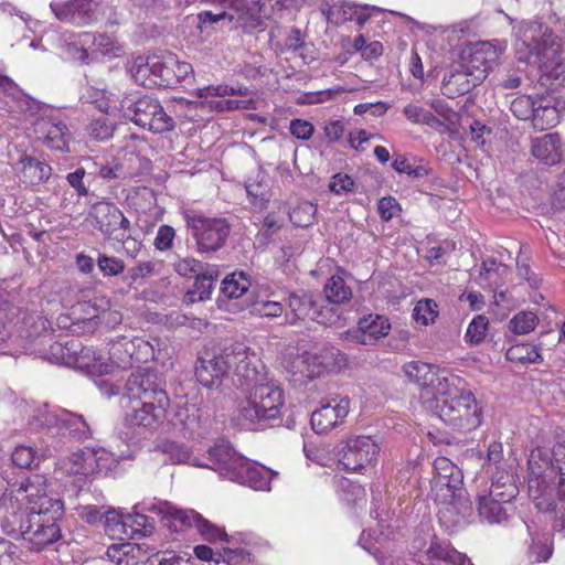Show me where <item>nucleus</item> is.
<instances>
[{"label":"nucleus","mask_w":565,"mask_h":565,"mask_svg":"<svg viewBox=\"0 0 565 565\" xmlns=\"http://www.w3.org/2000/svg\"><path fill=\"white\" fill-rule=\"evenodd\" d=\"M230 372L244 393L232 417L235 427L264 429L280 416L284 392L267 376L264 364L244 343H232L212 359H200L195 369L198 382L207 388L220 386Z\"/></svg>","instance_id":"f257e3e1"},{"label":"nucleus","mask_w":565,"mask_h":565,"mask_svg":"<svg viewBox=\"0 0 565 565\" xmlns=\"http://www.w3.org/2000/svg\"><path fill=\"white\" fill-rule=\"evenodd\" d=\"M23 491L22 509L4 514L0 526L7 535L21 537L31 551L41 552L61 539L57 521L64 514V504L47 493L46 478L41 475H33Z\"/></svg>","instance_id":"f03ea898"},{"label":"nucleus","mask_w":565,"mask_h":565,"mask_svg":"<svg viewBox=\"0 0 565 565\" xmlns=\"http://www.w3.org/2000/svg\"><path fill=\"white\" fill-rule=\"evenodd\" d=\"M515 34L519 60L535 66L544 76L565 78V54L561 41L547 26L536 21L521 22Z\"/></svg>","instance_id":"7ed1b4c3"},{"label":"nucleus","mask_w":565,"mask_h":565,"mask_svg":"<svg viewBox=\"0 0 565 565\" xmlns=\"http://www.w3.org/2000/svg\"><path fill=\"white\" fill-rule=\"evenodd\" d=\"M425 396L424 408L458 431H471L482 424V408L458 375L448 379L434 398Z\"/></svg>","instance_id":"20e7f679"},{"label":"nucleus","mask_w":565,"mask_h":565,"mask_svg":"<svg viewBox=\"0 0 565 565\" xmlns=\"http://www.w3.org/2000/svg\"><path fill=\"white\" fill-rule=\"evenodd\" d=\"M132 457L130 445H126V449L107 450L105 448L85 447L78 449L67 457L61 459L57 469L74 479V482L81 487L92 477L98 473L113 471L120 459H129Z\"/></svg>","instance_id":"39448f33"},{"label":"nucleus","mask_w":565,"mask_h":565,"mask_svg":"<svg viewBox=\"0 0 565 565\" xmlns=\"http://www.w3.org/2000/svg\"><path fill=\"white\" fill-rule=\"evenodd\" d=\"M557 471L552 450L536 447L529 457V495L536 509L550 512L559 508Z\"/></svg>","instance_id":"423d86ee"},{"label":"nucleus","mask_w":565,"mask_h":565,"mask_svg":"<svg viewBox=\"0 0 565 565\" xmlns=\"http://www.w3.org/2000/svg\"><path fill=\"white\" fill-rule=\"evenodd\" d=\"M49 359L53 363L63 364L90 376L113 372V364L104 352L83 345L77 339L52 344Z\"/></svg>","instance_id":"0eeeda50"},{"label":"nucleus","mask_w":565,"mask_h":565,"mask_svg":"<svg viewBox=\"0 0 565 565\" xmlns=\"http://www.w3.org/2000/svg\"><path fill=\"white\" fill-rule=\"evenodd\" d=\"M118 109L124 118L153 134L166 132L173 127L172 118L159 100L148 95H127L120 100Z\"/></svg>","instance_id":"6e6552de"},{"label":"nucleus","mask_w":565,"mask_h":565,"mask_svg":"<svg viewBox=\"0 0 565 565\" xmlns=\"http://www.w3.org/2000/svg\"><path fill=\"white\" fill-rule=\"evenodd\" d=\"M30 426L33 430L45 431L50 437L68 434L76 439H86L92 435L83 416L65 409H50L46 406L36 409Z\"/></svg>","instance_id":"1a4fd4ad"},{"label":"nucleus","mask_w":565,"mask_h":565,"mask_svg":"<svg viewBox=\"0 0 565 565\" xmlns=\"http://www.w3.org/2000/svg\"><path fill=\"white\" fill-rule=\"evenodd\" d=\"M185 221L191 228L200 253L220 249L230 235V225L223 218L206 217L199 213H186Z\"/></svg>","instance_id":"9d476101"},{"label":"nucleus","mask_w":565,"mask_h":565,"mask_svg":"<svg viewBox=\"0 0 565 565\" xmlns=\"http://www.w3.org/2000/svg\"><path fill=\"white\" fill-rule=\"evenodd\" d=\"M505 483H494L488 490L478 494V514L482 522L500 524L508 519L504 507L518 494V488L509 476L503 477Z\"/></svg>","instance_id":"9b49d317"},{"label":"nucleus","mask_w":565,"mask_h":565,"mask_svg":"<svg viewBox=\"0 0 565 565\" xmlns=\"http://www.w3.org/2000/svg\"><path fill=\"white\" fill-rule=\"evenodd\" d=\"M262 12V6L246 8L245 10H235L231 7L216 8L215 11L206 10L198 14V28L203 32L209 29H246L249 21Z\"/></svg>","instance_id":"f8f14e48"},{"label":"nucleus","mask_w":565,"mask_h":565,"mask_svg":"<svg viewBox=\"0 0 565 565\" xmlns=\"http://www.w3.org/2000/svg\"><path fill=\"white\" fill-rule=\"evenodd\" d=\"M379 452L380 446L372 437H351L339 451V463L348 471L358 472L372 466Z\"/></svg>","instance_id":"ddd939ff"},{"label":"nucleus","mask_w":565,"mask_h":565,"mask_svg":"<svg viewBox=\"0 0 565 565\" xmlns=\"http://www.w3.org/2000/svg\"><path fill=\"white\" fill-rule=\"evenodd\" d=\"M403 372L411 382L419 386V399L423 407L426 405V393L434 398L445 382L455 375L447 370H440L420 361L405 363Z\"/></svg>","instance_id":"4468645a"},{"label":"nucleus","mask_w":565,"mask_h":565,"mask_svg":"<svg viewBox=\"0 0 565 565\" xmlns=\"http://www.w3.org/2000/svg\"><path fill=\"white\" fill-rule=\"evenodd\" d=\"M462 489V473L456 465L446 457L434 461L431 493L435 501H449L457 491Z\"/></svg>","instance_id":"2eb2a0df"},{"label":"nucleus","mask_w":565,"mask_h":565,"mask_svg":"<svg viewBox=\"0 0 565 565\" xmlns=\"http://www.w3.org/2000/svg\"><path fill=\"white\" fill-rule=\"evenodd\" d=\"M501 53L502 49L491 42L475 43L463 52L460 64L481 83L497 65Z\"/></svg>","instance_id":"dca6fc26"},{"label":"nucleus","mask_w":565,"mask_h":565,"mask_svg":"<svg viewBox=\"0 0 565 565\" xmlns=\"http://www.w3.org/2000/svg\"><path fill=\"white\" fill-rule=\"evenodd\" d=\"M87 220L107 237L118 238L119 231H127L130 222L125 217L122 212L115 203L109 201H99L92 205Z\"/></svg>","instance_id":"f3484780"},{"label":"nucleus","mask_w":565,"mask_h":565,"mask_svg":"<svg viewBox=\"0 0 565 565\" xmlns=\"http://www.w3.org/2000/svg\"><path fill=\"white\" fill-rule=\"evenodd\" d=\"M169 405L168 395L159 394L158 401L139 402L131 413L126 414L125 419L129 426L151 433L163 423Z\"/></svg>","instance_id":"a211bd4d"},{"label":"nucleus","mask_w":565,"mask_h":565,"mask_svg":"<svg viewBox=\"0 0 565 565\" xmlns=\"http://www.w3.org/2000/svg\"><path fill=\"white\" fill-rule=\"evenodd\" d=\"M36 139L52 150L68 151L71 132L67 125L56 115H42L34 122Z\"/></svg>","instance_id":"6ab92c4d"},{"label":"nucleus","mask_w":565,"mask_h":565,"mask_svg":"<svg viewBox=\"0 0 565 565\" xmlns=\"http://www.w3.org/2000/svg\"><path fill=\"white\" fill-rule=\"evenodd\" d=\"M50 8L56 19L77 26L97 21V3L94 0L53 1Z\"/></svg>","instance_id":"aec40b11"},{"label":"nucleus","mask_w":565,"mask_h":565,"mask_svg":"<svg viewBox=\"0 0 565 565\" xmlns=\"http://www.w3.org/2000/svg\"><path fill=\"white\" fill-rule=\"evenodd\" d=\"M250 287V280L243 271L227 275L221 287V296L217 299L218 307L228 311H242L249 306V301L243 297Z\"/></svg>","instance_id":"412c9836"},{"label":"nucleus","mask_w":565,"mask_h":565,"mask_svg":"<svg viewBox=\"0 0 565 565\" xmlns=\"http://www.w3.org/2000/svg\"><path fill=\"white\" fill-rule=\"evenodd\" d=\"M126 395L139 402L158 401L159 394L167 395L157 375L149 369H139L131 373L125 385Z\"/></svg>","instance_id":"4be33fe9"},{"label":"nucleus","mask_w":565,"mask_h":565,"mask_svg":"<svg viewBox=\"0 0 565 565\" xmlns=\"http://www.w3.org/2000/svg\"><path fill=\"white\" fill-rule=\"evenodd\" d=\"M565 111V87L536 99L532 125L537 130H547L556 126L561 114Z\"/></svg>","instance_id":"5701e85b"},{"label":"nucleus","mask_w":565,"mask_h":565,"mask_svg":"<svg viewBox=\"0 0 565 565\" xmlns=\"http://www.w3.org/2000/svg\"><path fill=\"white\" fill-rule=\"evenodd\" d=\"M33 476L23 481L17 480L14 470L9 465H0V509L4 514L23 507V489L32 481Z\"/></svg>","instance_id":"b1692460"},{"label":"nucleus","mask_w":565,"mask_h":565,"mask_svg":"<svg viewBox=\"0 0 565 565\" xmlns=\"http://www.w3.org/2000/svg\"><path fill=\"white\" fill-rule=\"evenodd\" d=\"M350 412V399L332 398L321 403L310 418L312 429L318 434L327 433L342 424Z\"/></svg>","instance_id":"393cba45"},{"label":"nucleus","mask_w":565,"mask_h":565,"mask_svg":"<svg viewBox=\"0 0 565 565\" xmlns=\"http://www.w3.org/2000/svg\"><path fill=\"white\" fill-rule=\"evenodd\" d=\"M288 306L296 319L308 318L321 324H332L339 319V315L334 312L333 308H318L317 300L306 292L290 294Z\"/></svg>","instance_id":"a878e982"},{"label":"nucleus","mask_w":565,"mask_h":565,"mask_svg":"<svg viewBox=\"0 0 565 565\" xmlns=\"http://www.w3.org/2000/svg\"><path fill=\"white\" fill-rule=\"evenodd\" d=\"M288 380L294 386H303L320 376L323 362L316 353L303 352L291 358L286 364Z\"/></svg>","instance_id":"bb28decb"},{"label":"nucleus","mask_w":565,"mask_h":565,"mask_svg":"<svg viewBox=\"0 0 565 565\" xmlns=\"http://www.w3.org/2000/svg\"><path fill=\"white\" fill-rule=\"evenodd\" d=\"M247 87L238 86V87H228L223 85L217 86H206L203 88H199L196 92L198 97L204 99L210 107L224 111V110H233V109H246L247 103L245 100L237 99H220L214 100L210 98L213 97H223L226 95H247Z\"/></svg>","instance_id":"cd10ccee"},{"label":"nucleus","mask_w":565,"mask_h":565,"mask_svg":"<svg viewBox=\"0 0 565 565\" xmlns=\"http://www.w3.org/2000/svg\"><path fill=\"white\" fill-rule=\"evenodd\" d=\"M465 494V490H460L449 501H436L440 505L438 510L439 521L447 530L467 522L471 505Z\"/></svg>","instance_id":"c85d7f7f"},{"label":"nucleus","mask_w":565,"mask_h":565,"mask_svg":"<svg viewBox=\"0 0 565 565\" xmlns=\"http://www.w3.org/2000/svg\"><path fill=\"white\" fill-rule=\"evenodd\" d=\"M174 524L178 522L185 527L194 526L202 537L212 543L228 542L227 534L222 529L213 525L193 510H174L171 513Z\"/></svg>","instance_id":"c756f323"},{"label":"nucleus","mask_w":565,"mask_h":565,"mask_svg":"<svg viewBox=\"0 0 565 565\" xmlns=\"http://www.w3.org/2000/svg\"><path fill=\"white\" fill-rule=\"evenodd\" d=\"M209 457L212 461V469L218 471L220 476L233 480L234 475L243 465L245 457L237 454L232 446L220 443L209 449Z\"/></svg>","instance_id":"7c9ffc66"},{"label":"nucleus","mask_w":565,"mask_h":565,"mask_svg":"<svg viewBox=\"0 0 565 565\" xmlns=\"http://www.w3.org/2000/svg\"><path fill=\"white\" fill-rule=\"evenodd\" d=\"M531 152L539 161L547 166H554L562 161L565 149L561 136L554 132L533 139Z\"/></svg>","instance_id":"2f4dec72"},{"label":"nucleus","mask_w":565,"mask_h":565,"mask_svg":"<svg viewBox=\"0 0 565 565\" xmlns=\"http://www.w3.org/2000/svg\"><path fill=\"white\" fill-rule=\"evenodd\" d=\"M358 331L354 338L363 345L375 344L380 339L385 338L391 330L387 318L380 315H369L359 320Z\"/></svg>","instance_id":"473e14b6"},{"label":"nucleus","mask_w":565,"mask_h":565,"mask_svg":"<svg viewBox=\"0 0 565 565\" xmlns=\"http://www.w3.org/2000/svg\"><path fill=\"white\" fill-rule=\"evenodd\" d=\"M106 557L116 565H139L149 563L148 548L136 543L111 544L107 547Z\"/></svg>","instance_id":"72a5a7b5"},{"label":"nucleus","mask_w":565,"mask_h":565,"mask_svg":"<svg viewBox=\"0 0 565 565\" xmlns=\"http://www.w3.org/2000/svg\"><path fill=\"white\" fill-rule=\"evenodd\" d=\"M20 181L28 185H38L49 180L52 168L44 161L24 156L15 163Z\"/></svg>","instance_id":"f704fd0d"},{"label":"nucleus","mask_w":565,"mask_h":565,"mask_svg":"<svg viewBox=\"0 0 565 565\" xmlns=\"http://www.w3.org/2000/svg\"><path fill=\"white\" fill-rule=\"evenodd\" d=\"M478 84L479 82L459 64L458 68L450 70L445 74L441 82V89L444 95L449 98H455L468 93Z\"/></svg>","instance_id":"c9c22d12"},{"label":"nucleus","mask_w":565,"mask_h":565,"mask_svg":"<svg viewBox=\"0 0 565 565\" xmlns=\"http://www.w3.org/2000/svg\"><path fill=\"white\" fill-rule=\"evenodd\" d=\"M270 478L271 475L269 470L264 467L255 466L245 458L232 481L248 486L255 490L269 491Z\"/></svg>","instance_id":"e433bc0d"},{"label":"nucleus","mask_w":565,"mask_h":565,"mask_svg":"<svg viewBox=\"0 0 565 565\" xmlns=\"http://www.w3.org/2000/svg\"><path fill=\"white\" fill-rule=\"evenodd\" d=\"M93 34L83 32L77 34H64L62 39V55L70 61L87 63L89 44Z\"/></svg>","instance_id":"4c0bfd02"},{"label":"nucleus","mask_w":565,"mask_h":565,"mask_svg":"<svg viewBox=\"0 0 565 565\" xmlns=\"http://www.w3.org/2000/svg\"><path fill=\"white\" fill-rule=\"evenodd\" d=\"M218 273L215 266L206 265L205 269L199 274L193 284V288L185 295L188 302L203 301L209 299L212 292L213 282L217 278Z\"/></svg>","instance_id":"58836bf2"},{"label":"nucleus","mask_w":565,"mask_h":565,"mask_svg":"<svg viewBox=\"0 0 565 565\" xmlns=\"http://www.w3.org/2000/svg\"><path fill=\"white\" fill-rule=\"evenodd\" d=\"M405 118L415 125H426L431 129L441 131L445 124L430 110L417 103H409L403 108Z\"/></svg>","instance_id":"ea45409f"},{"label":"nucleus","mask_w":565,"mask_h":565,"mask_svg":"<svg viewBox=\"0 0 565 565\" xmlns=\"http://www.w3.org/2000/svg\"><path fill=\"white\" fill-rule=\"evenodd\" d=\"M175 65V54L163 53L154 55V79L156 86L170 87L175 85L173 67Z\"/></svg>","instance_id":"a19ab883"},{"label":"nucleus","mask_w":565,"mask_h":565,"mask_svg":"<svg viewBox=\"0 0 565 565\" xmlns=\"http://www.w3.org/2000/svg\"><path fill=\"white\" fill-rule=\"evenodd\" d=\"M508 274V267L494 258L482 262L478 282L484 288H497L501 286L503 277Z\"/></svg>","instance_id":"79ce46f5"},{"label":"nucleus","mask_w":565,"mask_h":565,"mask_svg":"<svg viewBox=\"0 0 565 565\" xmlns=\"http://www.w3.org/2000/svg\"><path fill=\"white\" fill-rule=\"evenodd\" d=\"M126 514L115 509L104 512V530L113 540L131 539V531L127 530Z\"/></svg>","instance_id":"37998d69"},{"label":"nucleus","mask_w":565,"mask_h":565,"mask_svg":"<svg viewBox=\"0 0 565 565\" xmlns=\"http://www.w3.org/2000/svg\"><path fill=\"white\" fill-rule=\"evenodd\" d=\"M154 55L151 57H136L130 65L129 72L131 74L135 83L145 86V87H153L156 83H152L154 79Z\"/></svg>","instance_id":"c03bdc74"},{"label":"nucleus","mask_w":565,"mask_h":565,"mask_svg":"<svg viewBox=\"0 0 565 565\" xmlns=\"http://www.w3.org/2000/svg\"><path fill=\"white\" fill-rule=\"evenodd\" d=\"M358 6L349 1H337L322 8L327 21L335 25L353 21Z\"/></svg>","instance_id":"a18cd8bd"},{"label":"nucleus","mask_w":565,"mask_h":565,"mask_svg":"<svg viewBox=\"0 0 565 565\" xmlns=\"http://www.w3.org/2000/svg\"><path fill=\"white\" fill-rule=\"evenodd\" d=\"M125 345H127L129 351L131 366L137 363H147L148 361L154 359L153 345L142 338L125 337Z\"/></svg>","instance_id":"49530a36"},{"label":"nucleus","mask_w":565,"mask_h":565,"mask_svg":"<svg viewBox=\"0 0 565 565\" xmlns=\"http://www.w3.org/2000/svg\"><path fill=\"white\" fill-rule=\"evenodd\" d=\"M555 468L557 471V497L559 501L558 512L565 514V443H557L552 449Z\"/></svg>","instance_id":"de8ad7c7"},{"label":"nucleus","mask_w":565,"mask_h":565,"mask_svg":"<svg viewBox=\"0 0 565 565\" xmlns=\"http://www.w3.org/2000/svg\"><path fill=\"white\" fill-rule=\"evenodd\" d=\"M553 554V542L547 535H535L532 537L527 551V559L531 564L547 562Z\"/></svg>","instance_id":"09e8293b"},{"label":"nucleus","mask_w":565,"mask_h":565,"mask_svg":"<svg viewBox=\"0 0 565 565\" xmlns=\"http://www.w3.org/2000/svg\"><path fill=\"white\" fill-rule=\"evenodd\" d=\"M326 300L329 302L327 307L331 308L330 305H339L348 301L351 296V289L345 285L343 278L339 276L331 277L324 285Z\"/></svg>","instance_id":"8fccbe9b"},{"label":"nucleus","mask_w":565,"mask_h":565,"mask_svg":"<svg viewBox=\"0 0 565 565\" xmlns=\"http://www.w3.org/2000/svg\"><path fill=\"white\" fill-rule=\"evenodd\" d=\"M429 554L433 558L444 561L451 565H473L466 554L458 552L449 545H431Z\"/></svg>","instance_id":"3c124183"},{"label":"nucleus","mask_w":565,"mask_h":565,"mask_svg":"<svg viewBox=\"0 0 565 565\" xmlns=\"http://www.w3.org/2000/svg\"><path fill=\"white\" fill-rule=\"evenodd\" d=\"M177 415L184 428L192 435L196 434L199 437L202 436L199 429L205 425L207 416H204L200 408L195 405H191L185 407L184 411H179Z\"/></svg>","instance_id":"603ef678"},{"label":"nucleus","mask_w":565,"mask_h":565,"mask_svg":"<svg viewBox=\"0 0 565 565\" xmlns=\"http://www.w3.org/2000/svg\"><path fill=\"white\" fill-rule=\"evenodd\" d=\"M507 358L511 361H520L522 363H540L543 358L540 349L533 344H516L507 352Z\"/></svg>","instance_id":"864d4df0"},{"label":"nucleus","mask_w":565,"mask_h":565,"mask_svg":"<svg viewBox=\"0 0 565 565\" xmlns=\"http://www.w3.org/2000/svg\"><path fill=\"white\" fill-rule=\"evenodd\" d=\"M317 206L308 201L298 203L289 212L290 221L299 227H307L313 223Z\"/></svg>","instance_id":"5fc2aeb1"},{"label":"nucleus","mask_w":565,"mask_h":565,"mask_svg":"<svg viewBox=\"0 0 565 565\" xmlns=\"http://www.w3.org/2000/svg\"><path fill=\"white\" fill-rule=\"evenodd\" d=\"M107 359H109V363L113 364V370L115 367H119V369L131 367L129 351H128L127 345H125V335L117 338V340H115L111 343Z\"/></svg>","instance_id":"6e6d98bb"},{"label":"nucleus","mask_w":565,"mask_h":565,"mask_svg":"<svg viewBox=\"0 0 565 565\" xmlns=\"http://www.w3.org/2000/svg\"><path fill=\"white\" fill-rule=\"evenodd\" d=\"M489 320L486 316L479 315L475 317L468 324L465 340L470 344H480L488 331Z\"/></svg>","instance_id":"4d7b16f0"},{"label":"nucleus","mask_w":565,"mask_h":565,"mask_svg":"<svg viewBox=\"0 0 565 565\" xmlns=\"http://www.w3.org/2000/svg\"><path fill=\"white\" fill-rule=\"evenodd\" d=\"M537 320L534 312L521 311L510 320L509 326L511 331L515 334H527L534 330Z\"/></svg>","instance_id":"13d9d810"},{"label":"nucleus","mask_w":565,"mask_h":565,"mask_svg":"<svg viewBox=\"0 0 565 565\" xmlns=\"http://www.w3.org/2000/svg\"><path fill=\"white\" fill-rule=\"evenodd\" d=\"M43 456L44 454L39 455L31 446L20 445L13 450L11 460L14 466L28 469L31 468L33 463L38 462Z\"/></svg>","instance_id":"bf43d9fd"},{"label":"nucleus","mask_w":565,"mask_h":565,"mask_svg":"<svg viewBox=\"0 0 565 565\" xmlns=\"http://www.w3.org/2000/svg\"><path fill=\"white\" fill-rule=\"evenodd\" d=\"M159 450L164 456V461L173 465L183 463L190 458L189 449L174 441L162 443L159 446Z\"/></svg>","instance_id":"052dcab7"},{"label":"nucleus","mask_w":565,"mask_h":565,"mask_svg":"<svg viewBox=\"0 0 565 565\" xmlns=\"http://www.w3.org/2000/svg\"><path fill=\"white\" fill-rule=\"evenodd\" d=\"M437 316V305L430 299L419 300L413 310L414 320L423 326L433 323Z\"/></svg>","instance_id":"680f3d73"},{"label":"nucleus","mask_w":565,"mask_h":565,"mask_svg":"<svg viewBox=\"0 0 565 565\" xmlns=\"http://www.w3.org/2000/svg\"><path fill=\"white\" fill-rule=\"evenodd\" d=\"M246 192L248 196L252 199V202L257 207H264L266 203L269 202L270 199V191L269 186L266 182L263 180L257 181H249L246 183Z\"/></svg>","instance_id":"e2e57ef3"},{"label":"nucleus","mask_w":565,"mask_h":565,"mask_svg":"<svg viewBox=\"0 0 565 565\" xmlns=\"http://www.w3.org/2000/svg\"><path fill=\"white\" fill-rule=\"evenodd\" d=\"M114 124L105 116H100L90 121L87 127L88 135L96 140H107L114 134Z\"/></svg>","instance_id":"0e129e2a"},{"label":"nucleus","mask_w":565,"mask_h":565,"mask_svg":"<svg viewBox=\"0 0 565 565\" xmlns=\"http://www.w3.org/2000/svg\"><path fill=\"white\" fill-rule=\"evenodd\" d=\"M535 105L536 99H533L529 95H522L513 99L511 103V111L516 118L521 120H529L534 114Z\"/></svg>","instance_id":"69168bd1"},{"label":"nucleus","mask_w":565,"mask_h":565,"mask_svg":"<svg viewBox=\"0 0 565 565\" xmlns=\"http://www.w3.org/2000/svg\"><path fill=\"white\" fill-rule=\"evenodd\" d=\"M126 524L127 530L131 531V537L136 534L147 535L152 530V524L150 523V519L141 513L134 512L126 514Z\"/></svg>","instance_id":"338daca9"},{"label":"nucleus","mask_w":565,"mask_h":565,"mask_svg":"<svg viewBox=\"0 0 565 565\" xmlns=\"http://www.w3.org/2000/svg\"><path fill=\"white\" fill-rule=\"evenodd\" d=\"M21 550L11 541L0 539V565H19Z\"/></svg>","instance_id":"774afa93"}]
</instances>
